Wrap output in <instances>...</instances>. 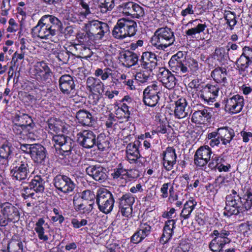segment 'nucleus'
<instances>
[{
  "instance_id": "1",
  "label": "nucleus",
  "mask_w": 252,
  "mask_h": 252,
  "mask_svg": "<svg viewBox=\"0 0 252 252\" xmlns=\"http://www.w3.org/2000/svg\"><path fill=\"white\" fill-rule=\"evenodd\" d=\"M174 32L167 27L158 28L152 37L151 43L157 49L163 50L174 44Z\"/></svg>"
},
{
  "instance_id": "2",
  "label": "nucleus",
  "mask_w": 252,
  "mask_h": 252,
  "mask_svg": "<svg viewBox=\"0 0 252 252\" xmlns=\"http://www.w3.org/2000/svg\"><path fill=\"white\" fill-rule=\"evenodd\" d=\"M31 161L24 156L17 157L10 168V175L14 180L23 181L31 173Z\"/></svg>"
},
{
  "instance_id": "3",
  "label": "nucleus",
  "mask_w": 252,
  "mask_h": 252,
  "mask_svg": "<svg viewBox=\"0 0 252 252\" xmlns=\"http://www.w3.org/2000/svg\"><path fill=\"white\" fill-rule=\"evenodd\" d=\"M137 24L132 20L126 18L119 19L114 26L112 33L117 39H124L127 36L135 35L136 32Z\"/></svg>"
},
{
  "instance_id": "4",
  "label": "nucleus",
  "mask_w": 252,
  "mask_h": 252,
  "mask_svg": "<svg viewBox=\"0 0 252 252\" xmlns=\"http://www.w3.org/2000/svg\"><path fill=\"white\" fill-rule=\"evenodd\" d=\"M19 218L20 212L17 207L7 201L2 202L0 211V225L5 226L9 222H15Z\"/></svg>"
},
{
  "instance_id": "5",
  "label": "nucleus",
  "mask_w": 252,
  "mask_h": 252,
  "mask_svg": "<svg viewBox=\"0 0 252 252\" xmlns=\"http://www.w3.org/2000/svg\"><path fill=\"white\" fill-rule=\"evenodd\" d=\"M84 30L90 32L94 40L101 39L103 36L108 35L110 33L108 25L98 20L88 21L85 24Z\"/></svg>"
},
{
  "instance_id": "6",
  "label": "nucleus",
  "mask_w": 252,
  "mask_h": 252,
  "mask_svg": "<svg viewBox=\"0 0 252 252\" xmlns=\"http://www.w3.org/2000/svg\"><path fill=\"white\" fill-rule=\"evenodd\" d=\"M230 231L225 229L214 230L210 236L213 238L210 242L209 248L213 252H220L224 246L231 242L228 238Z\"/></svg>"
},
{
  "instance_id": "7",
  "label": "nucleus",
  "mask_w": 252,
  "mask_h": 252,
  "mask_svg": "<svg viewBox=\"0 0 252 252\" xmlns=\"http://www.w3.org/2000/svg\"><path fill=\"white\" fill-rule=\"evenodd\" d=\"M96 202L99 211L107 214L112 211L115 201L113 194L110 191L105 190L97 192Z\"/></svg>"
},
{
  "instance_id": "8",
  "label": "nucleus",
  "mask_w": 252,
  "mask_h": 252,
  "mask_svg": "<svg viewBox=\"0 0 252 252\" xmlns=\"http://www.w3.org/2000/svg\"><path fill=\"white\" fill-rule=\"evenodd\" d=\"M55 145L59 146L60 153L66 157L71 154L72 149L75 146V142L70 137L63 134H54L52 138Z\"/></svg>"
},
{
  "instance_id": "9",
  "label": "nucleus",
  "mask_w": 252,
  "mask_h": 252,
  "mask_svg": "<svg viewBox=\"0 0 252 252\" xmlns=\"http://www.w3.org/2000/svg\"><path fill=\"white\" fill-rule=\"evenodd\" d=\"M160 87L157 82H154L147 86L143 92V101L146 105L154 107L159 99Z\"/></svg>"
},
{
  "instance_id": "10",
  "label": "nucleus",
  "mask_w": 252,
  "mask_h": 252,
  "mask_svg": "<svg viewBox=\"0 0 252 252\" xmlns=\"http://www.w3.org/2000/svg\"><path fill=\"white\" fill-rule=\"evenodd\" d=\"M76 37L77 42L73 44L72 47L76 50H80L82 55L85 54L83 52H85L90 56L91 51L89 47L92 44V41L94 40L93 36L90 32H85L77 33Z\"/></svg>"
},
{
  "instance_id": "11",
  "label": "nucleus",
  "mask_w": 252,
  "mask_h": 252,
  "mask_svg": "<svg viewBox=\"0 0 252 252\" xmlns=\"http://www.w3.org/2000/svg\"><path fill=\"white\" fill-rule=\"evenodd\" d=\"M224 212L225 215L230 216L233 215H238L244 213L242 201L240 196L227 195L226 197V206Z\"/></svg>"
},
{
  "instance_id": "12",
  "label": "nucleus",
  "mask_w": 252,
  "mask_h": 252,
  "mask_svg": "<svg viewBox=\"0 0 252 252\" xmlns=\"http://www.w3.org/2000/svg\"><path fill=\"white\" fill-rule=\"evenodd\" d=\"M186 62L184 53L179 51L172 56L168 64L173 72L185 73L189 71L188 67L184 63Z\"/></svg>"
},
{
  "instance_id": "13",
  "label": "nucleus",
  "mask_w": 252,
  "mask_h": 252,
  "mask_svg": "<svg viewBox=\"0 0 252 252\" xmlns=\"http://www.w3.org/2000/svg\"><path fill=\"white\" fill-rule=\"evenodd\" d=\"M75 79L74 77L69 74H64L60 77L59 86L63 94L69 95L75 93Z\"/></svg>"
},
{
  "instance_id": "14",
  "label": "nucleus",
  "mask_w": 252,
  "mask_h": 252,
  "mask_svg": "<svg viewBox=\"0 0 252 252\" xmlns=\"http://www.w3.org/2000/svg\"><path fill=\"white\" fill-rule=\"evenodd\" d=\"M244 104L242 96L234 95L225 100V110L231 114L238 113L242 110Z\"/></svg>"
},
{
  "instance_id": "15",
  "label": "nucleus",
  "mask_w": 252,
  "mask_h": 252,
  "mask_svg": "<svg viewBox=\"0 0 252 252\" xmlns=\"http://www.w3.org/2000/svg\"><path fill=\"white\" fill-rule=\"evenodd\" d=\"M212 154L211 148L207 145L200 147L196 151L194 156L195 164L200 167L206 165Z\"/></svg>"
},
{
  "instance_id": "16",
  "label": "nucleus",
  "mask_w": 252,
  "mask_h": 252,
  "mask_svg": "<svg viewBox=\"0 0 252 252\" xmlns=\"http://www.w3.org/2000/svg\"><path fill=\"white\" fill-rule=\"evenodd\" d=\"M78 143L83 148L90 149L95 145L96 135L90 130H84L77 135Z\"/></svg>"
},
{
  "instance_id": "17",
  "label": "nucleus",
  "mask_w": 252,
  "mask_h": 252,
  "mask_svg": "<svg viewBox=\"0 0 252 252\" xmlns=\"http://www.w3.org/2000/svg\"><path fill=\"white\" fill-rule=\"evenodd\" d=\"M219 87L217 85L207 84L200 91L198 97L207 103L215 101V98L218 95Z\"/></svg>"
},
{
  "instance_id": "18",
  "label": "nucleus",
  "mask_w": 252,
  "mask_h": 252,
  "mask_svg": "<svg viewBox=\"0 0 252 252\" xmlns=\"http://www.w3.org/2000/svg\"><path fill=\"white\" fill-rule=\"evenodd\" d=\"M157 65V56L151 52H144L139 59V65L143 69L152 72Z\"/></svg>"
},
{
  "instance_id": "19",
  "label": "nucleus",
  "mask_w": 252,
  "mask_h": 252,
  "mask_svg": "<svg viewBox=\"0 0 252 252\" xmlns=\"http://www.w3.org/2000/svg\"><path fill=\"white\" fill-rule=\"evenodd\" d=\"M158 77L163 85L169 90L173 89L176 85L175 77L169 70L165 68L159 69Z\"/></svg>"
},
{
  "instance_id": "20",
  "label": "nucleus",
  "mask_w": 252,
  "mask_h": 252,
  "mask_svg": "<svg viewBox=\"0 0 252 252\" xmlns=\"http://www.w3.org/2000/svg\"><path fill=\"white\" fill-rule=\"evenodd\" d=\"M210 136L217 135L223 145L230 143L235 136L234 130L228 126H223L218 128L217 131H213Z\"/></svg>"
},
{
  "instance_id": "21",
  "label": "nucleus",
  "mask_w": 252,
  "mask_h": 252,
  "mask_svg": "<svg viewBox=\"0 0 252 252\" xmlns=\"http://www.w3.org/2000/svg\"><path fill=\"white\" fill-rule=\"evenodd\" d=\"M32 34L41 39H49L56 35L53 34L51 29L46 24H44L41 19L39 20L37 25L32 29Z\"/></svg>"
},
{
  "instance_id": "22",
  "label": "nucleus",
  "mask_w": 252,
  "mask_h": 252,
  "mask_svg": "<svg viewBox=\"0 0 252 252\" xmlns=\"http://www.w3.org/2000/svg\"><path fill=\"white\" fill-rule=\"evenodd\" d=\"M106 169L99 165H90L86 168L88 175L95 181L104 182L107 178Z\"/></svg>"
},
{
  "instance_id": "23",
  "label": "nucleus",
  "mask_w": 252,
  "mask_h": 252,
  "mask_svg": "<svg viewBox=\"0 0 252 252\" xmlns=\"http://www.w3.org/2000/svg\"><path fill=\"white\" fill-rule=\"evenodd\" d=\"M42 21L51 29L53 34L62 33L63 30V24L57 17L51 15H45L41 18Z\"/></svg>"
},
{
  "instance_id": "24",
  "label": "nucleus",
  "mask_w": 252,
  "mask_h": 252,
  "mask_svg": "<svg viewBox=\"0 0 252 252\" xmlns=\"http://www.w3.org/2000/svg\"><path fill=\"white\" fill-rule=\"evenodd\" d=\"M47 155V151L44 147L39 144H33L31 157L35 162L44 164Z\"/></svg>"
},
{
  "instance_id": "25",
  "label": "nucleus",
  "mask_w": 252,
  "mask_h": 252,
  "mask_svg": "<svg viewBox=\"0 0 252 252\" xmlns=\"http://www.w3.org/2000/svg\"><path fill=\"white\" fill-rule=\"evenodd\" d=\"M151 231V226L147 222H141L137 230L131 237V242L134 244L141 242L147 237Z\"/></svg>"
},
{
  "instance_id": "26",
  "label": "nucleus",
  "mask_w": 252,
  "mask_h": 252,
  "mask_svg": "<svg viewBox=\"0 0 252 252\" xmlns=\"http://www.w3.org/2000/svg\"><path fill=\"white\" fill-rule=\"evenodd\" d=\"M162 155L163 164L165 169L167 171L171 170L176 163L177 155L175 150L173 147H168L163 152Z\"/></svg>"
},
{
  "instance_id": "27",
  "label": "nucleus",
  "mask_w": 252,
  "mask_h": 252,
  "mask_svg": "<svg viewBox=\"0 0 252 252\" xmlns=\"http://www.w3.org/2000/svg\"><path fill=\"white\" fill-rule=\"evenodd\" d=\"M111 176L114 179H123L125 176L130 178H136L139 177V174L138 171L136 169H131L128 172L123 168L122 164L120 163L118 165L117 168L114 169Z\"/></svg>"
},
{
  "instance_id": "28",
  "label": "nucleus",
  "mask_w": 252,
  "mask_h": 252,
  "mask_svg": "<svg viewBox=\"0 0 252 252\" xmlns=\"http://www.w3.org/2000/svg\"><path fill=\"white\" fill-rule=\"evenodd\" d=\"M33 189L36 193H42L45 189V181L40 176H36L29 184V188H24V191L28 194L29 190Z\"/></svg>"
},
{
  "instance_id": "29",
  "label": "nucleus",
  "mask_w": 252,
  "mask_h": 252,
  "mask_svg": "<svg viewBox=\"0 0 252 252\" xmlns=\"http://www.w3.org/2000/svg\"><path fill=\"white\" fill-rule=\"evenodd\" d=\"M76 118L80 124L83 126H92L94 124V117L88 111L80 109L76 113Z\"/></svg>"
},
{
  "instance_id": "30",
  "label": "nucleus",
  "mask_w": 252,
  "mask_h": 252,
  "mask_svg": "<svg viewBox=\"0 0 252 252\" xmlns=\"http://www.w3.org/2000/svg\"><path fill=\"white\" fill-rule=\"evenodd\" d=\"M175 220H169L166 221L163 229L162 235L160 239V242L166 243L171 239L175 227Z\"/></svg>"
},
{
  "instance_id": "31",
  "label": "nucleus",
  "mask_w": 252,
  "mask_h": 252,
  "mask_svg": "<svg viewBox=\"0 0 252 252\" xmlns=\"http://www.w3.org/2000/svg\"><path fill=\"white\" fill-rule=\"evenodd\" d=\"M175 109L174 114L176 117L183 119L188 115V110L187 109V100L184 98H181L175 102Z\"/></svg>"
},
{
  "instance_id": "32",
  "label": "nucleus",
  "mask_w": 252,
  "mask_h": 252,
  "mask_svg": "<svg viewBox=\"0 0 252 252\" xmlns=\"http://www.w3.org/2000/svg\"><path fill=\"white\" fill-rule=\"evenodd\" d=\"M140 143V142L139 140H136L133 143H129L127 145L126 152L129 160L135 162L140 157L138 150Z\"/></svg>"
},
{
  "instance_id": "33",
  "label": "nucleus",
  "mask_w": 252,
  "mask_h": 252,
  "mask_svg": "<svg viewBox=\"0 0 252 252\" xmlns=\"http://www.w3.org/2000/svg\"><path fill=\"white\" fill-rule=\"evenodd\" d=\"M211 118L210 110L204 109L195 111L192 114L191 121L196 124H201L208 121Z\"/></svg>"
},
{
  "instance_id": "34",
  "label": "nucleus",
  "mask_w": 252,
  "mask_h": 252,
  "mask_svg": "<svg viewBox=\"0 0 252 252\" xmlns=\"http://www.w3.org/2000/svg\"><path fill=\"white\" fill-rule=\"evenodd\" d=\"M121 56L123 61L126 63V66L128 67L136 65L139 62L138 56L131 51H125L121 54Z\"/></svg>"
},
{
  "instance_id": "35",
  "label": "nucleus",
  "mask_w": 252,
  "mask_h": 252,
  "mask_svg": "<svg viewBox=\"0 0 252 252\" xmlns=\"http://www.w3.org/2000/svg\"><path fill=\"white\" fill-rule=\"evenodd\" d=\"M12 122L13 124L19 125L25 127H28L33 123L32 119L29 115L21 112L16 113L12 118Z\"/></svg>"
},
{
  "instance_id": "36",
  "label": "nucleus",
  "mask_w": 252,
  "mask_h": 252,
  "mask_svg": "<svg viewBox=\"0 0 252 252\" xmlns=\"http://www.w3.org/2000/svg\"><path fill=\"white\" fill-rule=\"evenodd\" d=\"M46 228H49V225L45 223L43 218H40L35 223L34 230L37 233L38 238L44 241H47L48 240V236L45 234Z\"/></svg>"
},
{
  "instance_id": "37",
  "label": "nucleus",
  "mask_w": 252,
  "mask_h": 252,
  "mask_svg": "<svg viewBox=\"0 0 252 252\" xmlns=\"http://www.w3.org/2000/svg\"><path fill=\"white\" fill-rule=\"evenodd\" d=\"M227 70L225 67L218 66L211 72V76L218 83L226 82Z\"/></svg>"
},
{
  "instance_id": "38",
  "label": "nucleus",
  "mask_w": 252,
  "mask_h": 252,
  "mask_svg": "<svg viewBox=\"0 0 252 252\" xmlns=\"http://www.w3.org/2000/svg\"><path fill=\"white\" fill-rule=\"evenodd\" d=\"M252 63L251 62L247 60L243 56L237 59L235 64L236 65V69L238 70L239 75L244 77L247 75V69L249 65Z\"/></svg>"
},
{
  "instance_id": "39",
  "label": "nucleus",
  "mask_w": 252,
  "mask_h": 252,
  "mask_svg": "<svg viewBox=\"0 0 252 252\" xmlns=\"http://www.w3.org/2000/svg\"><path fill=\"white\" fill-rule=\"evenodd\" d=\"M86 83L90 91L99 94L102 92L103 85L99 79L90 77L88 78Z\"/></svg>"
},
{
  "instance_id": "40",
  "label": "nucleus",
  "mask_w": 252,
  "mask_h": 252,
  "mask_svg": "<svg viewBox=\"0 0 252 252\" xmlns=\"http://www.w3.org/2000/svg\"><path fill=\"white\" fill-rule=\"evenodd\" d=\"M212 58L217 60L221 64H224L229 59L228 52L223 47H218L215 50Z\"/></svg>"
},
{
  "instance_id": "41",
  "label": "nucleus",
  "mask_w": 252,
  "mask_h": 252,
  "mask_svg": "<svg viewBox=\"0 0 252 252\" xmlns=\"http://www.w3.org/2000/svg\"><path fill=\"white\" fill-rule=\"evenodd\" d=\"M115 0H97V6L102 14L110 12L115 7Z\"/></svg>"
},
{
  "instance_id": "42",
  "label": "nucleus",
  "mask_w": 252,
  "mask_h": 252,
  "mask_svg": "<svg viewBox=\"0 0 252 252\" xmlns=\"http://www.w3.org/2000/svg\"><path fill=\"white\" fill-rule=\"evenodd\" d=\"M14 148L8 144H3L0 147V162L1 160L8 162L13 156Z\"/></svg>"
},
{
  "instance_id": "43",
  "label": "nucleus",
  "mask_w": 252,
  "mask_h": 252,
  "mask_svg": "<svg viewBox=\"0 0 252 252\" xmlns=\"http://www.w3.org/2000/svg\"><path fill=\"white\" fill-rule=\"evenodd\" d=\"M75 206V209L82 214H89L93 209L94 202H89L86 201H81L79 203L76 204V203H73Z\"/></svg>"
},
{
  "instance_id": "44",
  "label": "nucleus",
  "mask_w": 252,
  "mask_h": 252,
  "mask_svg": "<svg viewBox=\"0 0 252 252\" xmlns=\"http://www.w3.org/2000/svg\"><path fill=\"white\" fill-rule=\"evenodd\" d=\"M196 204V202L193 199L187 201L184 205V208L180 214V217L185 220L189 219Z\"/></svg>"
},
{
  "instance_id": "45",
  "label": "nucleus",
  "mask_w": 252,
  "mask_h": 252,
  "mask_svg": "<svg viewBox=\"0 0 252 252\" xmlns=\"http://www.w3.org/2000/svg\"><path fill=\"white\" fill-rule=\"evenodd\" d=\"M95 145L102 151L108 149L110 147L109 138L104 133L99 134L96 138Z\"/></svg>"
},
{
  "instance_id": "46",
  "label": "nucleus",
  "mask_w": 252,
  "mask_h": 252,
  "mask_svg": "<svg viewBox=\"0 0 252 252\" xmlns=\"http://www.w3.org/2000/svg\"><path fill=\"white\" fill-rule=\"evenodd\" d=\"M223 17L226 21V24L229 26L230 30H233L237 23L236 14L230 11H225Z\"/></svg>"
},
{
  "instance_id": "47",
  "label": "nucleus",
  "mask_w": 252,
  "mask_h": 252,
  "mask_svg": "<svg viewBox=\"0 0 252 252\" xmlns=\"http://www.w3.org/2000/svg\"><path fill=\"white\" fill-rule=\"evenodd\" d=\"M241 199L244 213L250 210L252 207V193L247 191L243 197H241Z\"/></svg>"
},
{
  "instance_id": "48",
  "label": "nucleus",
  "mask_w": 252,
  "mask_h": 252,
  "mask_svg": "<svg viewBox=\"0 0 252 252\" xmlns=\"http://www.w3.org/2000/svg\"><path fill=\"white\" fill-rule=\"evenodd\" d=\"M35 127V124L34 123H32L29 126L27 127L26 129L25 130V133H24V137L23 139H28L31 140H35L37 137V136L36 133V131L34 130V128Z\"/></svg>"
},
{
  "instance_id": "49",
  "label": "nucleus",
  "mask_w": 252,
  "mask_h": 252,
  "mask_svg": "<svg viewBox=\"0 0 252 252\" xmlns=\"http://www.w3.org/2000/svg\"><path fill=\"white\" fill-rule=\"evenodd\" d=\"M68 177L65 175H57L53 179V184L55 187L58 190L62 192V189H63V186L68 179Z\"/></svg>"
},
{
  "instance_id": "50",
  "label": "nucleus",
  "mask_w": 252,
  "mask_h": 252,
  "mask_svg": "<svg viewBox=\"0 0 252 252\" xmlns=\"http://www.w3.org/2000/svg\"><path fill=\"white\" fill-rule=\"evenodd\" d=\"M134 3L132 1L124 2L119 5V10L126 15H131V14L134 11L133 7Z\"/></svg>"
},
{
  "instance_id": "51",
  "label": "nucleus",
  "mask_w": 252,
  "mask_h": 252,
  "mask_svg": "<svg viewBox=\"0 0 252 252\" xmlns=\"http://www.w3.org/2000/svg\"><path fill=\"white\" fill-rule=\"evenodd\" d=\"M206 28V25L205 24H199L196 27L189 29L186 31L185 33L188 36L194 37L196 34H199L203 32Z\"/></svg>"
},
{
  "instance_id": "52",
  "label": "nucleus",
  "mask_w": 252,
  "mask_h": 252,
  "mask_svg": "<svg viewBox=\"0 0 252 252\" xmlns=\"http://www.w3.org/2000/svg\"><path fill=\"white\" fill-rule=\"evenodd\" d=\"M119 206H124L125 204H133L135 202L134 196L130 193L124 194L121 197L119 198Z\"/></svg>"
},
{
  "instance_id": "53",
  "label": "nucleus",
  "mask_w": 252,
  "mask_h": 252,
  "mask_svg": "<svg viewBox=\"0 0 252 252\" xmlns=\"http://www.w3.org/2000/svg\"><path fill=\"white\" fill-rule=\"evenodd\" d=\"M47 123L48 124V128L51 133L54 132L57 133L60 131L61 128L59 122L56 119L50 118L48 119Z\"/></svg>"
},
{
  "instance_id": "54",
  "label": "nucleus",
  "mask_w": 252,
  "mask_h": 252,
  "mask_svg": "<svg viewBox=\"0 0 252 252\" xmlns=\"http://www.w3.org/2000/svg\"><path fill=\"white\" fill-rule=\"evenodd\" d=\"M48 67H49L48 65L44 62H38L35 64L34 66V72L37 79L41 74L44 73V70H46Z\"/></svg>"
},
{
  "instance_id": "55",
  "label": "nucleus",
  "mask_w": 252,
  "mask_h": 252,
  "mask_svg": "<svg viewBox=\"0 0 252 252\" xmlns=\"http://www.w3.org/2000/svg\"><path fill=\"white\" fill-rule=\"evenodd\" d=\"M70 55L73 54L70 52L67 51L66 49L64 50L60 51L58 53L56 57L58 60L62 62L63 63H67L70 58Z\"/></svg>"
},
{
  "instance_id": "56",
  "label": "nucleus",
  "mask_w": 252,
  "mask_h": 252,
  "mask_svg": "<svg viewBox=\"0 0 252 252\" xmlns=\"http://www.w3.org/2000/svg\"><path fill=\"white\" fill-rule=\"evenodd\" d=\"M96 198L94 192L90 190L83 191L81 195V201L95 202V199Z\"/></svg>"
},
{
  "instance_id": "57",
  "label": "nucleus",
  "mask_w": 252,
  "mask_h": 252,
  "mask_svg": "<svg viewBox=\"0 0 252 252\" xmlns=\"http://www.w3.org/2000/svg\"><path fill=\"white\" fill-rule=\"evenodd\" d=\"M27 127L24 126H22L19 125L13 124L12 126V131L14 133L19 136V138L23 139L24 137V133H25V130L26 129Z\"/></svg>"
},
{
  "instance_id": "58",
  "label": "nucleus",
  "mask_w": 252,
  "mask_h": 252,
  "mask_svg": "<svg viewBox=\"0 0 252 252\" xmlns=\"http://www.w3.org/2000/svg\"><path fill=\"white\" fill-rule=\"evenodd\" d=\"M75 186L74 182L68 177L63 186V189H62V192L64 193H69L73 190Z\"/></svg>"
},
{
  "instance_id": "59",
  "label": "nucleus",
  "mask_w": 252,
  "mask_h": 252,
  "mask_svg": "<svg viewBox=\"0 0 252 252\" xmlns=\"http://www.w3.org/2000/svg\"><path fill=\"white\" fill-rule=\"evenodd\" d=\"M10 249H14V252H23V243L21 241L14 242L9 243L7 246V250L8 251V252H10Z\"/></svg>"
},
{
  "instance_id": "60",
  "label": "nucleus",
  "mask_w": 252,
  "mask_h": 252,
  "mask_svg": "<svg viewBox=\"0 0 252 252\" xmlns=\"http://www.w3.org/2000/svg\"><path fill=\"white\" fill-rule=\"evenodd\" d=\"M150 77V73L146 72H139L135 75V80L141 83H144L148 81Z\"/></svg>"
},
{
  "instance_id": "61",
  "label": "nucleus",
  "mask_w": 252,
  "mask_h": 252,
  "mask_svg": "<svg viewBox=\"0 0 252 252\" xmlns=\"http://www.w3.org/2000/svg\"><path fill=\"white\" fill-rule=\"evenodd\" d=\"M190 245L186 241H182L178 246L175 249L174 252H189Z\"/></svg>"
},
{
  "instance_id": "62",
  "label": "nucleus",
  "mask_w": 252,
  "mask_h": 252,
  "mask_svg": "<svg viewBox=\"0 0 252 252\" xmlns=\"http://www.w3.org/2000/svg\"><path fill=\"white\" fill-rule=\"evenodd\" d=\"M53 211L55 216L52 217V220L54 222L59 221L60 224L62 223L64 220V218L62 215L60 210L58 208H54Z\"/></svg>"
},
{
  "instance_id": "63",
  "label": "nucleus",
  "mask_w": 252,
  "mask_h": 252,
  "mask_svg": "<svg viewBox=\"0 0 252 252\" xmlns=\"http://www.w3.org/2000/svg\"><path fill=\"white\" fill-rule=\"evenodd\" d=\"M133 204H125L124 206H119V209L121 210V213L123 216L128 217L130 216L132 212V206Z\"/></svg>"
},
{
  "instance_id": "64",
  "label": "nucleus",
  "mask_w": 252,
  "mask_h": 252,
  "mask_svg": "<svg viewBox=\"0 0 252 252\" xmlns=\"http://www.w3.org/2000/svg\"><path fill=\"white\" fill-rule=\"evenodd\" d=\"M245 58L252 63V48L248 46H245L243 48V53L241 55Z\"/></svg>"
}]
</instances>
